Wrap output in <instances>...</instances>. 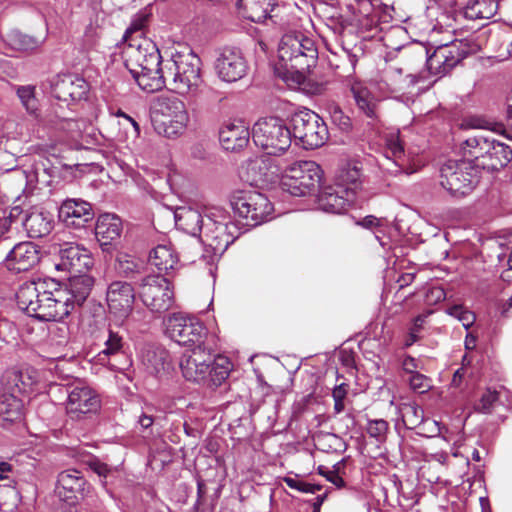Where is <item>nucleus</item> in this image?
<instances>
[{
	"label": "nucleus",
	"instance_id": "f257e3e1",
	"mask_svg": "<svg viewBox=\"0 0 512 512\" xmlns=\"http://www.w3.org/2000/svg\"><path fill=\"white\" fill-rule=\"evenodd\" d=\"M18 307L41 321H60L67 317V293L53 280L38 279L23 283L17 293Z\"/></svg>",
	"mask_w": 512,
	"mask_h": 512
},
{
	"label": "nucleus",
	"instance_id": "f03ea898",
	"mask_svg": "<svg viewBox=\"0 0 512 512\" xmlns=\"http://www.w3.org/2000/svg\"><path fill=\"white\" fill-rule=\"evenodd\" d=\"M163 72L175 93L193 98L202 93L201 60L193 52L176 53L163 61Z\"/></svg>",
	"mask_w": 512,
	"mask_h": 512
},
{
	"label": "nucleus",
	"instance_id": "7ed1b4c3",
	"mask_svg": "<svg viewBox=\"0 0 512 512\" xmlns=\"http://www.w3.org/2000/svg\"><path fill=\"white\" fill-rule=\"evenodd\" d=\"M279 64L287 73L295 74L301 82L315 65L318 51L312 39L302 33L283 35L278 47Z\"/></svg>",
	"mask_w": 512,
	"mask_h": 512
},
{
	"label": "nucleus",
	"instance_id": "20e7f679",
	"mask_svg": "<svg viewBox=\"0 0 512 512\" xmlns=\"http://www.w3.org/2000/svg\"><path fill=\"white\" fill-rule=\"evenodd\" d=\"M188 122L189 114L181 99L172 95L157 97L152 123L158 134L175 138L184 132Z\"/></svg>",
	"mask_w": 512,
	"mask_h": 512
},
{
	"label": "nucleus",
	"instance_id": "39448f33",
	"mask_svg": "<svg viewBox=\"0 0 512 512\" xmlns=\"http://www.w3.org/2000/svg\"><path fill=\"white\" fill-rule=\"evenodd\" d=\"M481 170L469 160H448L440 168V185L454 197L470 194L478 185Z\"/></svg>",
	"mask_w": 512,
	"mask_h": 512
},
{
	"label": "nucleus",
	"instance_id": "423d86ee",
	"mask_svg": "<svg viewBox=\"0 0 512 512\" xmlns=\"http://www.w3.org/2000/svg\"><path fill=\"white\" fill-rule=\"evenodd\" d=\"M241 233L224 209L213 207L208 210L202 237L215 254L224 253Z\"/></svg>",
	"mask_w": 512,
	"mask_h": 512
},
{
	"label": "nucleus",
	"instance_id": "0eeeda50",
	"mask_svg": "<svg viewBox=\"0 0 512 512\" xmlns=\"http://www.w3.org/2000/svg\"><path fill=\"white\" fill-rule=\"evenodd\" d=\"M252 138L256 146L269 155H280L291 146L290 129L278 117L259 119L253 126Z\"/></svg>",
	"mask_w": 512,
	"mask_h": 512
},
{
	"label": "nucleus",
	"instance_id": "6e6552de",
	"mask_svg": "<svg viewBox=\"0 0 512 512\" xmlns=\"http://www.w3.org/2000/svg\"><path fill=\"white\" fill-rule=\"evenodd\" d=\"M322 170L313 161H299L288 166L280 180L281 188L293 196L314 193L321 182Z\"/></svg>",
	"mask_w": 512,
	"mask_h": 512
},
{
	"label": "nucleus",
	"instance_id": "1a4fd4ad",
	"mask_svg": "<svg viewBox=\"0 0 512 512\" xmlns=\"http://www.w3.org/2000/svg\"><path fill=\"white\" fill-rule=\"evenodd\" d=\"M231 205L234 212L243 218L246 226H258L272 219L274 207L266 195L256 191H237L234 193Z\"/></svg>",
	"mask_w": 512,
	"mask_h": 512
},
{
	"label": "nucleus",
	"instance_id": "9d476101",
	"mask_svg": "<svg viewBox=\"0 0 512 512\" xmlns=\"http://www.w3.org/2000/svg\"><path fill=\"white\" fill-rule=\"evenodd\" d=\"M291 125L295 139H298L306 149L319 148L328 140L326 123L311 110L305 109L294 113Z\"/></svg>",
	"mask_w": 512,
	"mask_h": 512
},
{
	"label": "nucleus",
	"instance_id": "9b49d317",
	"mask_svg": "<svg viewBox=\"0 0 512 512\" xmlns=\"http://www.w3.org/2000/svg\"><path fill=\"white\" fill-rule=\"evenodd\" d=\"M166 334L182 346L199 348L205 345L207 330L196 318L181 313L172 314L165 320Z\"/></svg>",
	"mask_w": 512,
	"mask_h": 512
},
{
	"label": "nucleus",
	"instance_id": "f8f14e48",
	"mask_svg": "<svg viewBox=\"0 0 512 512\" xmlns=\"http://www.w3.org/2000/svg\"><path fill=\"white\" fill-rule=\"evenodd\" d=\"M139 296L143 304L152 312L163 313L174 304V291L171 283L163 276L149 275L142 279Z\"/></svg>",
	"mask_w": 512,
	"mask_h": 512
},
{
	"label": "nucleus",
	"instance_id": "ddd939ff",
	"mask_svg": "<svg viewBox=\"0 0 512 512\" xmlns=\"http://www.w3.org/2000/svg\"><path fill=\"white\" fill-rule=\"evenodd\" d=\"M467 54L468 51L461 48V44L456 43L437 47L428 57L424 48H418L412 53L420 63L426 59V66L430 74L439 77L449 73Z\"/></svg>",
	"mask_w": 512,
	"mask_h": 512
},
{
	"label": "nucleus",
	"instance_id": "4468645a",
	"mask_svg": "<svg viewBox=\"0 0 512 512\" xmlns=\"http://www.w3.org/2000/svg\"><path fill=\"white\" fill-rule=\"evenodd\" d=\"M124 64L130 74H137L148 68L160 66L161 55L156 45L148 38L135 39L123 50Z\"/></svg>",
	"mask_w": 512,
	"mask_h": 512
},
{
	"label": "nucleus",
	"instance_id": "2eb2a0df",
	"mask_svg": "<svg viewBox=\"0 0 512 512\" xmlns=\"http://www.w3.org/2000/svg\"><path fill=\"white\" fill-rule=\"evenodd\" d=\"M66 412L71 419H82L95 414L101 407L99 395L84 382L69 384L66 388Z\"/></svg>",
	"mask_w": 512,
	"mask_h": 512
},
{
	"label": "nucleus",
	"instance_id": "dca6fc26",
	"mask_svg": "<svg viewBox=\"0 0 512 512\" xmlns=\"http://www.w3.org/2000/svg\"><path fill=\"white\" fill-rule=\"evenodd\" d=\"M55 492L60 499L75 504L88 499L93 492V487L82 472L67 469L58 474Z\"/></svg>",
	"mask_w": 512,
	"mask_h": 512
},
{
	"label": "nucleus",
	"instance_id": "f3484780",
	"mask_svg": "<svg viewBox=\"0 0 512 512\" xmlns=\"http://www.w3.org/2000/svg\"><path fill=\"white\" fill-rule=\"evenodd\" d=\"M212 364V352L207 346H199L186 351L180 360L183 377L188 381L205 382Z\"/></svg>",
	"mask_w": 512,
	"mask_h": 512
},
{
	"label": "nucleus",
	"instance_id": "a211bd4d",
	"mask_svg": "<svg viewBox=\"0 0 512 512\" xmlns=\"http://www.w3.org/2000/svg\"><path fill=\"white\" fill-rule=\"evenodd\" d=\"M247 61L242 51L236 47H224L215 62V70L220 79L236 82L247 73Z\"/></svg>",
	"mask_w": 512,
	"mask_h": 512
},
{
	"label": "nucleus",
	"instance_id": "6ab92c4d",
	"mask_svg": "<svg viewBox=\"0 0 512 512\" xmlns=\"http://www.w3.org/2000/svg\"><path fill=\"white\" fill-rule=\"evenodd\" d=\"M106 301L111 314L116 318L125 319L133 310L134 288L127 282L114 281L107 288Z\"/></svg>",
	"mask_w": 512,
	"mask_h": 512
},
{
	"label": "nucleus",
	"instance_id": "aec40b11",
	"mask_svg": "<svg viewBox=\"0 0 512 512\" xmlns=\"http://www.w3.org/2000/svg\"><path fill=\"white\" fill-rule=\"evenodd\" d=\"M278 168L269 156H257L241 166V178L250 185H266L277 177Z\"/></svg>",
	"mask_w": 512,
	"mask_h": 512
},
{
	"label": "nucleus",
	"instance_id": "412c9836",
	"mask_svg": "<svg viewBox=\"0 0 512 512\" xmlns=\"http://www.w3.org/2000/svg\"><path fill=\"white\" fill-rule=\"evenodd\" d=\"M59 256L57 268L71 274L87 272L93 265L90 252L78 244L65 243L59 250Z\"/></svg>",
	"mask_w": 512,
	"mask_h": 512
},
{
	"label": "nucleus",
	"instance_id": "4be33fe9",
	"mask_svg": "<svg viewBox=\"0 0 512 512\" xmlns=\"http://www.w3.org/2000/svg\"><path fill=\"white\" fill-rule=\"evenodd\" d=\"M40 255V250L34 243L20 242L6 256L5 266L15 273L25 272L39 263Z\"/></svg>",
	"mask_w": 512,
	"mask_h": 512
},
{
	"label": "nucleus",
	"instance_id": "5701e85b",
	"mask_svg": "<svg viewBox=\"0 0 512 512\" xmlns=\"http://www.w3.org/2000/svg\"><path fill=\"white\" fill-rule=\"evenodd\" d=\"M59 218L68 227L84 228L94 219L92 205L81 199H67L59 208Z\"/></svg>",
	"mask_w": 512,
	"mask_h": 512
},
{
	"label": "nucleus",
	"instance_id": "b1692460",
	"mask_svg": "<svg viewBox=\"0 0 512 512\" xmlns=\"http://www.w3.org/2000/svg\"><path fill=\"white\" fill-rule=\"evenodd\" d=\"M88 91L87 82L76 75L58 76L52 84V93L60 101H79Z\"/></svg>",
	"mask_w": 512,
	"mask_h": 512
},
{
	"label": "nucleus",
	"instance_id": "393cba45",
	"mask_svg": "<svg viewBox=\"0 0 512 512\" xmlns=\"http://www.w3.org/2000/svg\"><path fill=\"white\" fill-rule=\"evenodd\" d=\"M94 286V279L92 276L84 273L73 274L69 279L67 287L61 290L67 293L68 304H70L69 313L75 306H81L91 293Z\"/></svg>",
	"mask_w": 512,
	"mask_h": 512
},
{
	"label": "nucleus",
	"instance_id": "a878e982",
	"mask_svg": "<svg viewBox=\"0 0 512 512\" xmlns=\"http://www.w3.org/2000/svg\"><path fill=\"white\" fill-rule=\"evenodd\" d=\"M249 138V129L243 122L228 123L219 131L220 143L227 151H237L246 147Z\"/></svg>",
	"mask_w": 512,
	"mask_h": 512
},
{
	"label": "nucleus",
	"instance_id": "bb28decb",
	"mask_svg": "<svg viewBox=\"0 0 512 512\" xmlns=\"http://www.w3.org/2000/svg\"><path fill=\"white\" fill-rule=\"evenodd\" d=\"M355 199L350 191L333 184L320 196V204L325 211L340 214L351 206Z\"/></svg>",
	"mask_w": 512,
	"mask_h": 512
},
{
	"label": "nucleus",
	"instance_id": "cd10ccee",
	"mask_svg": "<svg viewBox=\"0 0 512 512\" xmlns=\"http://www.w3.org/2000/svg\"><path fill=\"white\" fill-rule=\"evenodd\" d=\"M512 160V149L499 141L490 139L489 151L481 160V169L490 171L505 167Z\"/></svg>",
	"mask_w": 512,
	"mask_h": 512
},
{
	"label": "nucleus",
	"instance_id": "c85d7f7f",
	"mask_svg": "<svg viewBox=\"0 0 512 512\" xmlns=\"http://www.w3.org/2000/svg\"><path fill=\"white\" fill-rule=\"evenodd\" d=\"M23 402L21 398L10 391L0 393V425H7L19 421L22 417Z\"/></svg>",
	"mask_w": 512,
	"mask_h": 512
},
{
	"label": "nucleus",
	"instance_id": "c756f323",
	"mask_svg": "<svg viewBox=\"0 0 512 512\" xmlns=\"http://www.w3.org/2000/svg\"><path fill=\"white\" fill-rule=\"evenodd\" d=\"M176 226L192 236L203 234L205 220L201 213L190 207L178 208L175 212Z\"/></svg>",
	"mask_w": 512,
	"mask_h": 512
},
{
	"label": "nucleus",
	"instance_id": "7c9ffc66",
	"mask_svg": "<svg viewBox=\"0 0 512 512\" xmlns=\"http://www.w3.org/2000/svg\"><path fill=\"white\" fill-rule=\"evenodd\" d=\"M131 75L139 88L147 93L160 91L167 85L166 73L163 72V63L155 68H148Z\"/></svg>",
	"mask_w": 512,
	"mask_h": 512
},
{
	"label": "nucleus",
	"instance_id": "2f4dec72",
	"mask_svg": "<svg viewBox=\"0 0 512 512\" xmlns=\"http://www.w3.org/2000/svg\"><path fill=\"white\" fill-rule=\"evenodd\" d=\"M350 90L358 109L370 119L377 118V99L369 88L364 83L355 81L351 84Z\"/></svg>",
	"mask_w": 512,
	"mask_h": 512
},
{
	"label": "nucleus",
	"instance_id": "473e14b6",
	"mask_svg": "<svg viewBox=\"0 0 512 512\" xmlns=\"http://www.w3.org/2000/svg\"><path fill=\"white\" fill-rule=\"evenodd\" d=\"M21 221L31 238H41L49 234L52 229V219L43 211L35 210L26 213Z\"/></svg>",
	"mask_w": 512,
	"mask_h": 512
},
{
	"label": "nucleus",
	"instance_id": "72a5a7b5",
	"mask_svg": "<svg viewBox=\"0 0 512 512\" xmlns=\"http://www.w3.org/2000/svg\"><path fill=\"white\" fill-rule=\"evenodd\" d=\"M335 186L350 191L356 198L357 192L362 187L361 169L352 163L343 165L334 178Z\"/></svg>",
	"mask_w": 512,
	"mask_h": 512
},
{
	"label": "nucleus",
	"instance_id": "f704fd0d",
	"mask_svg": "<svg viewBox=\"0 0 512 512\" xmlns=\"http://www.w3.org/2000/svg\"><path fill=\"white\" fill-rule=\"evenodd\" d=\"M238 8L243 16L253 22H263L275 6L274 0H238Z\"/></svg>",
	"mask_w": 512,
	"mask_h": 512
},
{
	"label": "nucleus",
	"instance_id": "c9c22d12",
	"mask_svg": "<svg viewBox=\"0 0 512 512\" xmlns=\"http://www.w3.org/2000/svg\"><path fill=\"white\" fill-rule=\"evenodd\" d=\"M36 383L37 378L33 371L29 369L13 370L7 374L5 390L20 397L30 391Z\"/></svg>",
	"mask_w": 512,
	"mask_h": 512
},
{
	"label": "nucleus",
	"instance_id": "e433bc0d",
	"mask_svg": "<svg viewBox=\"0 0 512 512\" xmlns=\"http://www.w3.org/2000/svg\"><path fill=\"white\" fill-rule=\"evenodd\" d=\"M489 142L490 139L479 134L467 138L460 145L463 156L472 158L468 160L477 165L479 170H481V160L484 159L485 154L489 151Z\"/></svg>",
	"mask_w": 512,
	"mask_h": 512
},
{
	"label": "nucleus",
	"instance_id": "4c0bfd02",
	"mask_svg": "<svg viewBox=\"0 0 512 512\" xmlns=\"http://www.w3.org/2000/svg\"><path fill=\"white\" fill-rule=\"evenodd\" d=\"M97 239L102 245H107L120 237L121 221L113 215H102L98 218L95 228Z\"/></svg>",
	"mask_w": 512,
	"mask_h": 512
},
{
	"label": "nucleus",
	"instance_id": "58836bf2",
	"mask_svg": "<svg viewBox=\"0 0 512 512\" xmlns=\"http://www.w3.org/2000/svg\"><path fill=\"white\" fill-rule=\"evenodd\" d=\"M149 261L159 271L167 273L169 270L174 269L178 264V256L171 247L167 245H158L150 253Z\"/></svg>",
	"mask_w": 512,
	"mask_h": 512
},
{
	"label": "nucleus",
	"instance_id": "ea45409f",
	"mask_svg": "<svg viewBox=\"0 0 512 512\" xmlns=\"http://www.w3.org/2000/svg\"><path fill=\"white\" fill-rule=\"evenodd\" d=\"M143 363L151 373L159 374L169 366V353L162 347H149L143 353Z\"/></svg>",
	"mask_w": 512,
	"mask_h": 512
},
{
	"label": "nucleus",
	"instance_id": "a19ab883",
	"mask_svg": "<svg viewBox=\"0 0 512 512\" xmlns=\"http://www.w3.org/2000/svg\"><path fill=\"white\" fill-rule=\"evenodd\" d=\"M231 371V362L228 358L218 356L212 357V364L209 367V372L205 382L211 386H220L229 376Z\"/></svg>",
	"mask_w": 512,
	"mask_h": 512
},
{
	"label": "nucleus",
	"instance_id": "79ce46f5",
	"mask_svg": "<svg viewBox=\"0 0 512 512\" xmlns=\"http://www.w3.org/2000/svg\"><path fill=\"white\" fill-rule=\"evenodd\" d=\"M399 413L406 428L415 429L424 420V411L414 402L403 403L399 407Z\"/></svg>",
	"mask_w": 512,
	"mask_h": 512
},
{
	"label": "nucleus",
	"instance_id": "37998d69",
	"mask_svg": "<svg viewBox=\"0 0 512 512\" xmlns=\"http://www.w3.org/2000/svg\"><path fill=\"white\" fill-rule=\"evenodd\" d=\"M6 41L13 49L25 52L35 50L41 44L37 38L24 34L18 30L9 32L6 37Z\"/></svg>",
	"mask_w": 512,
	"mask_h": 512
},
{
	"label": "nucleus",
	"instance_id": "c03bdc74",
	"mask_svg": "<svg viewBox=\"0 0 512 512\" xmlns=\"http://www.w3.org/2000/svg\"><path fill=\"white\" fill-rule=\"evenodd\" d=\"M148 24V14L139 13L131 21L123 36L124 42H135V39L146 38L145 29Z\"/></svg>",
	"mask_w": 512,
	"mask_h": 512
},
{
	"label": "nucleus",
	"instance_id": "a18cd8bd",
	"mask_svg": "<svg viewBox=\"0 0 512 512\" xmlns=\"http://www.w3.org/2000/svg\"><path fill=\"white\" fill-rule=\"evenodd\" d=\"M143 262L130 255H121L117 260L116 269L125 277H132L141 272Z\"/></svg>",
	"mask_w": 512,
	"mask_h": 512
},
{
	"label": "nucleus",
	"instance_id": "49530a36",
	"mask_svg": "<svg viewBox=\"0 0 512 512\" xmlns=\"http://www.w3.org/2000/svg\"><path fill=\"white\" fill-rule=\"evenodd\" d=\"M386 156L392 158L399 167H404L406 154L398 135H391L388 138Z\"/></svg>",
	"mask_w": 512,
	"mask_h": 512
},
{
	"label": "nucleus",
	"instance_id": "de8ad7c7",
	"mask_svg": "<svg viewBox=\"0 0 512 512\" xmlns=\"http://www.w3.org/2000/svg\"><path fill=\"white\" fill-rule=\"evenodd\" d=\"M105 348L99 353V356L115 355L122 351L123 348V337L111 329L107 331L106 338L104 340Z\"/></svg>",
	"mask_w": 512,
	"mask_h": 512
},
{
	"label": "nucleus",
	"instance_id": "09e8293b",
	"mask_svg": "<svg viewBox=\"0 0 512 512\" xmlns=\"http://www.w3.org/2000/svg\"><path fill=\"white\" fill-rule=\"evenodd\" d=\"M17 95L22 105L30 114L36 113L38 109V101L35 97V88L33 86H20L17 88Z\"/></svg>",
	"mask_w": 512,
	"mask_h": 512
},
{
	"label": "nucleus",
	"instance_id": "8fccbe9b",
	"mask_svg": "<svg viewBox=\"0 0 512 512\" xmlns=\"http://www.w3.org/2000/svg\"><path fill=\"white\" fill-rule=\"evenodd\" d=\"M389 424L383 419L371 420L368 422L367 433L370 437L382 442L386 439Z\"/></svg>",
	"mask_w": 512,
	"mask_h": 512
},
{
	"label": "nucleus",
	"instance_id": "3c124183",
	"mask_svg": "<svg viewBox=\"0 0 512 512\" xmlns=\"http://www.w3.org/2000/svg\"><path fill=\"white\" fill-rule=\"evenodd\" d=\"M449 315L457 318L468 329L475 322V315L466 310L462 305H453L447 309Z\"/></svg>",
	"mask_w": 512,
	"mask_h": 512
},
{
	"label": "nucleus",
	"instance_id": "603ef678",
	"mask_svg": "<svg viewBox=\"0 0 512 512\" xmlns=\"http://www.w3.org/2000/svg\"><path fill=\"white\" fill-rule=\"evenodd\" d=\"M499 399V393L496 390L488 388L481 396L475 409L482 413H490L495 402Z\"/></svg>",
	"mask_w": 512,
	"mask_h": 512
},
{
	"label": "nucleus",
	"instance_id": "864d4df0",
	"mask_svg": "<svg viewBox=\"0 0 512 512\" xmlns=\"http://www.w3.org/2000/svg\"><path fill=\"white\" fill-rule=\"evenodd\" d=\"M329 113L332 122L337 125L341 130L349 129L351 125L350 118L344 114L342 109L338 105H331Z\"/></svg>",
	"mask_w": 512,
	"mask_h": 512
},
{
	"label": "nucleus",
	"instance_id": "5fc2aeb1",
	"mask_svg": "<svg viewBox=\"0 0 512 512\" xmlns=\"http://www.w3.org/2000/svg\"><path fill=\"white\" fill-rule=\"evenodd\" d=\"M408 382L411 389L418 393H424L428 391L431 387L430 379L421 373H415L410 375L408 378Z\"/></svg>",
	"mask_w": 512,
	"mask_h": 512
},
{
	"label": "nucleus",
	"instance_id": "6e6d98bb",
	"mask_svg": "<svg viewBox=\"0 0 512 512\" xmlns=\"http://www.w3.org/2000/svg\"><path fill=\"white\" fill-rule=\"evenodd\" d=\"M88 128L86 121L84 120H68L66 122V129L70 134L71 138L78 139L82 138L83 133Z\"/></svg>",
	"mask_w": 512,
	"mask_h": 512
},
{
	"label": "nucleus",
	"instance_id": "4d7b16f0",
	"mask_svg": "<svg viewBox=\"0 0 512 512\" xmlns=\"http://www.w3.org/2000/svg\"><path fill=\"white\" fill-rule=\"evenodd\" d=\"M89 468L101 478H106L112 471L111 467L106 463L94 457L87 462Z\"/></svg>",
	"mask_w": 512,
	"mask_h": 512
},
{
	"label": "nucleus",
	"instance_id": "13d9d810",
	"mask_svg": "<svg viewBox=\"0 0 512 512\" xmlns=\"http://www.w3.org/2000/svg\"><path fill=\"white\" fill-rule=\"evenodd\" d=\"M499 57L503 59L512 57V33H504L500 36Z\"/></svg>",
	"mask_w": 512,
	"mask_h": 512
},
{
	"label": "nucleus",
	"instance_id": "bf43d9fd",
	"mask_svg": "<svg viewBox=\"0 0 512 512\" xmlns=\"http://www.w3.org/2000/svg\"><path fill=\"white\" fill-rule=\"evenodd\" d=\"M403 370L410 375L417 373L415 370L418 368V364L415 358L406 356L402 361Z\"/></svg>",
	"mask_w": 512,
	"mask_h": 512
},
{
	"label": "nucleus",
	"instance_id": "052dcab7",
	"mask_svg": "<svg viewBox=\"0 0 512 512\" xmlns=\"http://www.w3.org/2000/svg\"><path fill=\"white\" fill-rule=\"evenodd\" d=\"M466 375V369L464 367L458 368L452 377L451 385L455 388L461 387Z\"/></svg>",
	"mask_w": 512,
	"mask_h": 512
},
{
	"label": "nucleus",
	"instance_id": "680f3d73",
	"mask_svg": "<svg viewBox=\"0 0 512 512\" xmlns=\"http://www.w3.org/2000/svg\"><path fill=\"white\" fill-rule=\"evenodd\" d=\"M328 481L333 483L337 487H343L344 486V480L343 478L336 472V471H328L325 474Z\"/></svg>",
	"mask_w": 512,
	"mask_h": 512
},
{
	"label": "nucleus",
	"instance_id": "e2e57ef3",
	"mask_svg": "<svg viewBox=\"0 0 512 512\" xmlns=\"http://www.w3.org/2000/svg\"><path fill=\"white\" fill-rule=\"evenodd\" d=\"M364 228H373L380 225V220L376 218L375 216L369 215L364 217L361 222L359 223Z\"/></svg>",
	"mask_w": 512,
	"mask_h": 512
},
{
	"label": "nucleus",
	"instance_id": "0e129e2a",
	"mask_svg": "<svg viewBox=\"0 0 512 512\" xmlns=\"http://www.w3.org/2000/svg\"><path fill=\"white\" fill-rule=\"evenodd\" d=\"M321 487L319 485L307 483V482H300L298 490L304 493H310L314 494L317 491H319Z\"/></svg>",
	"mask_w": 512,
	"mask_h": 512
},
{
	"label": "nucleus",
	"instance_id": "69168bd1",
	"mask_svg": "<svg viewBox=\"0 0 512 512\" xmlns=\"http://www.w3.org/2000/svg\"><path fill=\"white\" fill-rule=\"evenodd\" d=\"M347 394V385L340 384L333 389L332 396L333 399L344 400Z\"/></svg>",
	"mask_w": 512,
	"mask_h": 512
},
{
	"label": "nucleus",
	"instance_id": "338daca9",
	"mask_svg": "<svg viewBox=\"0 0 512 512\" xmlns=\"http://www.w3.org/2000/svg\"><path fill=\"white\" fill-rule=\"evenodd\" d=\"M154 419L150 415L142 414L139 417L138 423L142 428L147 429L153 425Z\"/></svg>",
	"mask_w": 512,
	"mask_h": 512
},
{
	"label": "nucleus",
	"instance_id": "774afa93",
	"mask_svg": "<svg viewBox=\"0 0 512 512\" xmlns=\"http://www.w3.org/2000/svg\"><path fill=\"white\" fill-rule=\"evenodd\" d=\"M507 126L512 129V98L508 100L507 112H506Z\"/></svg>",
	"mask_w": 512,
	"mask_h": 512
}]
</instances>
